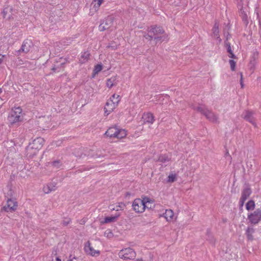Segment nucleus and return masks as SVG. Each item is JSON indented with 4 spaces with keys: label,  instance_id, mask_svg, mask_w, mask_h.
<instances>
[{
    "label": "nucleus",
    "instance_id": "obj_1",
    "mask_svg": "<svg viewBox=\"0 0 261 261\" xmlns=\"http://www.w3.org/2000/svg\"><path fill=\"white\" fill-rule=\"evenodd\" d=\"M154 200L149 197H142L141 198H136L133 201L132 207L134 211L137 213H142L145 211L146 208H152L154 206Z\"/></svg>",
    "mask_w": 261,
    "mask_h": 261
},
{
    "label": "nucleus",
    "instance_id": "obj_2",
    "mask_svg": "<svg viewBox=\"0 0 261 261\" xmlns=\"http://www.w3.org/2000/svg\"><path fill=\"white\" fill-rule=\"evenodd\" d=\"M9 126L18 124L23 121V113L20 106L14 107L10 110L7 117Z\"/></svg>",
    "mask_w": 261,
    "mask_h": 261
},
{
    "label": "nucleus",
    "instance_id": "obj_3",
    "mask_svg": "<svg viewBox=\"0 0 261 261\" xmlns=\"http://www.w3.org/2000/svg\"><path fill=\"white\" fill-rule=\"evenodd\" d=\"M128 134V130L126 129L120 128L117 126L110 127L104 134V136L109 138L123 139Z\"/></svg>",
    "mask_w": 261,
    "mask_h": 261
},
{
    "label": "nucleus",
    "instance_id": "obj_4",
    "mask_svg": "<svg viewBox=\"0 0 261 261\" xmlns=\"http://www.w3.org/2000/svg\"><path fill=\"white\" fill-rule=\"evenodd\" d=\"M121 99V96L118 94H113L106 103L104 107V115L108 116L112 113L118 107Z\"/></svg>",
    "mask_w": 261,
    "mask_h": 261
},
{
    "label": "nucleus",
    "instance_id": "obj_5",
    "mask_svg": "<svg viewBox=\"0 0 261 261\" xmlns=\"http://www.w3.org/2000/svg\"><path fill=\"white\" fill-rule=\"evenodd\" d=\"M44 143L45 140L44 139L41 137H38V138L34 139L32 143H30L27 150L31 155L36 154L43 147Z\"/></svg>",
    "mask_w": 261,
    "mask_h": 261
},
{
    "label": "nucleus",
    "instance_id": "obj_6",
    "mask_svg": "<svg viewBox=\"0 0 261 261\" xmlns=\"http://www.w3.org/2000/svg\"><path fill=\"white\" fill-rule=\"evenodd\" d=\"M147 33L145 34L144 36L146 39H148V40H151L153 37H154V39L158 41L160 38L156 37V36L159 35V34L165 33V30L162 27L156 25L149 27V28L147 29Z\"/></svg>",
    "mask_w": 261,
    "mask_h": 261
},
{
    "label": "nucleus",
    "instance_id": "obj_7",
    "mask_svg": "<svg viewBox=\"0 0 261 261\" xmlns=\"http://www.w3.org/2000/svg\"><path fill=\"white\" fill-rule=\"evenodd\" d=\"M118 255L120 259H132L136 257V252L133 248H124L119 251Z\"/></svg>",
    "mask_w": 261,
    "mask_h": 261
},
{
    "label": "nucleus",
    "instance_id": "obj_8",
    "mask_svg": "<svg viewBox=\"0 0 261 261\" xmlns=\"http://www.w3.org/2000/svg\"><path fill=\"white\" fill-rule=\"evenodd\" d=\"M195 110L200 113L204 114L210 121L213 122H217L218 117L215 113L208 110L204 106H199L195 108Z\"/></svg>",
    "mask_w": 261,
    "mask_h": 261
},
{
    "label": "nucleus",
    "instance_id": "obj_9",
    "mask_svg": "<svg viewBox=\"0 0 261 261\" xmlns=\"http://www.w3.org/2000/svg\"><path fill=\"white\" fill-rule=\"evenodd\" d=\"M18 207V203L15 199H8L5 205L3 207V210L7 213H13Z\"/></svg>",
    "mask_w": 261,
    "mask_h": 261
},
{
    "label": "nucleus",
    "instance_id": "obj_10",
    "mask_svg": "<svg viewBox=\"0 0 261 261\" xmlns=\"http://www.w3.org/2000/svg\"><path fill=\"white\" fill-rule=\"evenodd\" d=\"M84 250L86 254L93 256H99L100 253V250H97V249H94L92 243H90V241H87L85 243Z\"/></svg>",
    "mask_w": 261,
    "mask_h": 261
},
{
    "label": "nucleus",
    "instance_id": "obj_11",
    "mask_svg": "<svg viewBox=\"0 0 261 261\" xmlns=\"http://www.w3.org/2000/svg\"><path fill=\"white\" fill-rule=\"evenodd\" d=\"M248 219L252 224H257L261 220V210L256 209L253 213H249Z\"/></svg>",
    "mask_w": 261,
    "mask_h": 261
},
{
    "label": "nucleus",
    "instance_id": "obj_12",
    "mask_svg": "<svg viewBox=\"0 0 261 261\" xmlns=\"http://www.w3.org/2000/svg\"><path fill=\"white\" fill-rule=\"evenodd\" d=\"M142 121L143 124L151 125L155 121V117L151 112H145L142 115Z\"/></svg>",
    "mask_w": 261,
    "mask_h": 261
},
{
    "label": "nucleus",
    "instance_id": "obj_13",
    "mask_svg": "<svg viewBox=\"0 0 261 261\" xmlns=\"http://www.w3.org/2000/svg\"><path fill=\"white\" fill-rule=\"evenodd\" d=\"M113 20L112 17H107L103 21H101L98 27V30L100 32H103V31L107 30L112 27Z\"/></svg>",
    "mask_w": 261,
    "mask_h": 261
},
{
    "label": "nucleus",
    "instance_id": "obj_14",
    "mask_svg": "<svg viewBox=\"0 0 261 261\" xmlns=\"http://www.w3.org/2000/svg\"><path fill=\"white\" fill-rule=\"evenodd\" d=\"M104 0H93L91 3L92 8L90 10V14L92 16L98 12Z\"/></svg>",
    "mask_w": 261,
    "mask_h": 261
},
{
    "label": "nucleus",
    "instance_id": "obj_15",
    "mask_svg": "<svg viewBox=\"0 0 261 261\" xmlns=\"http://www.w3.org/2000/svg\"><path fill=\"white\" fill-rule=\"evenodd\" d=\"M118 82V76L117 74L111 76L110 78H108L106 81V85L108 88H112L114 86L117 85Z\"/></svg>",
    "mask_w": 261,
    "mask_h": 261
},
{
    "label": "nucleus",
    "instance_id": "obj_16",
    "mask_svg": "<svg viewBox=\"0 0 261 261\" xmlns=\"http://www.w3.org/2000/svg\"><path fill=\"white\" fill-rule=\"evenodd\" d=\"M253 114L254 113H252V112L247 110L243 114V118L246 119V120L248 121V122L253 124L255 126H256V123L253 117Z\"/></svg>",
    "mask_w": 261,
    "mask_h": 261
},
{
    "label": "nucleus",
    "instance_id": "obj_17",
    "mask_svg": "<svg viewBox=\"0 0 261 261\" xmlns=\"http://www.w3.org/2000/svg\"><path fill=\"white\" fill-rule=\"evenodd\" d=\"M56 189L57 186L55 184H53V182H49L43 186L42 191L45 194H48L53 191H55Z\"/></svg>",
    "mask_w": 261,
    "mask_h": 261
},
{
    "label": "nucleus",
    "instance_id": "obj_18",
    "mask_svg": "<svg viewBox=\"0 0 261 261\" xmlns=\"http://www.w3.org/2000/svg\"><path fill=\"white\" fill-rule=\"evenodd\" d=\"M259 55V53L258 51H254L252 55L251 56L250 58V62L249 63V66L250 68L252 70H254L255 68V65L257 62V59L258 58Z\"/></svg>",
    "mask_w": 261,
    "mask_h": 261
},
{
    "label": "nucleus",
    "instance_id": "obj_19",
    "mask_svg": "<svg viewBox=\"0 0 261 261\" xmlns=\"http://www.w3.org/2000/svg\"><path fill=\"white\" fill-rule=\"evenodd\" d=\"M33 43L31 40L27 39L24 40L23 44L21 45V49L24 52H29L31 49L32 46H33Z\"/></svg>",
    "mask_w": 261,
    "mask_h": 261
},
{
    "label": "nucleus",
    "instance_id": "obj_20",
    "mask_svg": "<svg viewBox=\"0 0 261 261\" xmlns=\"http://www.w3.org/2000/svg\"><path fill=\"white\" fill-rule=\"evenodd\" d=\"M164 217L167 222H172L174 218V215L172 210H166L165 213H164Z\"/></svg>",
    "mask_w": 261,
    "mask_h": 261
},
{
    "label": "nucleus",
    "instance_id": "obj_21",
    "mask_svg": "<svg viewBox=\"0 0 261 261\" xmlns=\"http://www.w3.org/2000/svg\"><path fill=\"white\" fill-rule=\"evenodd\" d=\"M119 217H120V214H117L115 216L105 217L103 220L101 221V223H111V222H116V221L118 220Z\"/></svg>",
    "mask_w": 261,
    "mask_h": 261
},
{
    "label": "nucleus",
    "instance_id": "obj_22",
    "mask_svg": "<svg viewBox=\"0 0 261 261\" xmlns=\"http://www.w3.org/2000/svg\"><path fill=\"white\" fill-rule=\"evenodd\" d=\"M90 53L88 51H84L79 59V62L81 64H84L88 62L90 58Z\"/></svg>",
    "mask_w": 261,
    "mask_h": 261
},
{
    "label": "nucleus",
    "instance_id": "obj_23",
    "mask_svg": "<svg viewBox=\"0 0 261 261\" xmlns=\"http://www.w3.org/2000/svg\"><path fill=\"white\" fill-rule=\"evenodd\" d=\"M178 175L175 172H170L167 177V182L172 183L176 181Z\"/></svg>",
    "mask_w": 261,
    "mask_h": 261
},
{
    "label": "nucleus",
    "instance_id": "obj_24",
    "mask_svg": "<svg viewBox=\"0 0 261 261\" xmlns=\"http://www.w3.org/2000/svg\"><path fill=\"white\" fill-rule=\"evenodd\" d=\"M126 205L124 202H118L116 205L111 208L112 210H115L116 211H120V210H123L125 208Z\"/></svg>",
    "mask_w": 261,
    "mask_h": 261
},
{
    "label": "nucleus",
    "instance_id": "obj_25",
    "mask_svg": "<svg viewBox=\"0 0 261 261\" xmlns=\"http://www.w3.org/2000/svg\"><path fill=\"white\" fill-rule=\"evenodd\" d=\"M255 208V202L254 200H249L246 204V209L248 211L253 210Z\"/></svg>",
    "mask_w": 261,
    "mask_h": 261
},
{
    "label": "nucleus",
    "instance_id": "obj_26",
    "mask_svg": "<svg viewBox=\"0 0 261 261\" xmlns=\"http://www.w3.org/2000/svg\"><path fill=\"white\" fill-rule=\"evenodd\" d=\"M251 194V191L250 188H246V189L244 190L242 193L243 201L246 200L247 198L249 197Z\"/></svg>",
    "mask_w": 261,
    "mask_h": 261
},
{
    "label": "nucleus",
    "instance_id": "obj_27",
    "mask_svg": "<svg viewBox=\"0 0 261 261\" xmlns=\"http://www.w3.org/2000/svg\"><path fill=\"white\" fill-rule=\"evenodd\" d=\"M254 232V228H252V227H248L246 231V234L249 240H252L253 239V236L252 234Z\"/></svg>",
    "mask_w": 261,
    "mask_h": 261
},
{
    "label": "nucleus",
    "instance_id": "obj_28",
    "mask_svg": "<svg viewBox=\"0 0 261 261\" xmlns=\"http://www.w3.org/2000/svg\"><path fill=\"white\" fill-rule=\"evenodd\" d=\"M102 69V65L101 64H98L97 65H95L93 71L94 74H98L99 71H101Z\"/></svg>",
    "mask_w": 261,
    "mask_h": 261
},
{
    "label": "nucleus",
    "instance_id": "obj_29",
    "mask_svg": "<svg viewBox=\"0 0 261 261\" xmlns=\"http://www.w3.org/2000/svg\"><path fill=\"white\" fill-rule=\"evenodd\" d=\"M104 236L108 238H112L114 237V234L111 229H107L104 232Z\"/></svg>",
    "mask_w": 261,
    "mask_h": 261
},
{
    "label": "nucleus",
    "instance_id": "obj_30",
    "mask_svg": "<svg viewBox=\"0 0 261 261\" xmlns=\"http://www.w3.org/2000/svg\"><path fill=\"white\" fill-rule=\"evenodd\" d=\"M227 51L228 53H229V55H228L229 57L230 58L236 59V55H234V54H233V53L231 50V48L230 44H227Z\"/></svg>",
    "mask_w": 261,
    "mask_h": 261
},
{
    "label": "nucleus",
    "instance_id": "obj_31",
    "mask_svg": "<svg viewBox=\"0 0 261 261\" xmlns=\"http://www.w3.org/2000/svg\"><path fill=\"white\" fill-rule=\"evenodd\" d=\"M229 62L231 70L232 71H235L236 69V62L233 60H229Z\"/></svg>",
    "mask_w": 261,
    "mask_h": 261
},
{
    "label": "nucleus",
    "instance_id": "obj_32",
    "mask_svg": "<svg viewBox=\"0 0 261 261\" xmlns=\"http://www.w3.org/2000/svg\"><path fill=\"white\" fill-rule=\"evenodd\" d=\"M159 160L162 162H166L168 161L169 159L167 157H166V156L161 155L159 158Z\"/></svg>",
    "mask_w": 261,
    "mask_h": 261
},
{
    "label": "nucleus",
    "instance_id": "obj_33",
    "mask_svg": "<svg viewBox=\"0 0 261 261\" xmlns=\"http://www.w3.org/2000/svg\"><path fill=\"white\" fill-rule=\"evenodd\" d=\"M240 75H241V79H240L241 88H244V82H243V74L242 73V72H241Z\"/></svg>",
    "mask_w": 261,
    "mask_h": 261
},
{
    "label": "nucleus",
    "instance_id": "obj_34",
    "mask_svg": "<svg viewBox=\"0 0 261 261\" xmlns=\"http://www.w3.org/2000/svg\"><path fill=\"white\" fill-rule=\"evenodd\" d=\"M218 29H219V27L217 25V24H215L214 28H213V30H214V33H218Z\"/></svg>",
    "mask_w": 261,
    "mask_h": 261
},
{
    "label": "nucleus",
    "instance_id": "obj_35",
    "mask_svg": "<svg viewBox=\"0 0 261 261\" xmlns=\"http://www.w3.org/2000/svg\"><path fill=\"white\" fill-rule=\"evenodd\" d=\"M6 57V55H2L0 53V64H2L3 63L4 58Z\"/></svg>",
    "mask_w": 261,
    "mask_h": 261
},
{
    "label": "nucleus",
    "instance_id": "obj_36",
    "mask_svg": "<svg viewBox=\"0 0 261 261\" xmlns=\"http://www.w3.org/2000/svg\"><path fill=\"white\" fill-rule=\"evenodd\" d=\"M7 9H4L3 11V16L5 18L7 16Z\"/></svg>",
    "mask_w": 261,
    "mask_h": 261
},
{
    "label": "nucleus",
    "instance_id": "obj_37",
    "mask_svg": "<svg viewBox=\"0 0 261 261\" xmlns=\"http://www.w3.org/2000/svg\"><path fill=\"white\" fill-rule=\"evenodd\" d=\"M60 163L59 161H54L53 162L52 164L53 166L57 167V166H58V165H59V164H60Z\"/></svg>",
    "mask_w": 261,
    "mask_h": 261
},
{
    "label": "nucleus",
    "instance_id": "obj_38",
    "mask_svg": "<svg viewBox=\"0 0 261 261\" xmlns=\"http://www.w3.org/2000/svg\"><path fill=\"white\" fill-rule=\"evenodd\" d=\"M52 261H62L60 257L59 256H57L55 260H53Z\"/></svg>",
    "mask_w": 261,
    "mask_h": 261
},
{
    "label": "nucleus",
    "instance_id": "obj_39",
    "mask_svg": "<svg viewBox=\"0 0 261 261\" xmlns=\"http://www.w3.org/2000/svg\"><path fill=\"white\" fill-rule=\"evenodd\" d=\"M245 200H242V195H241V197L240 198V202L241 203V205H243L244 202H245Z\"/></svg>",
    "mask_w": 261,
    "mask_h": 261
},
{
    "label": "nucleus",
    "instance_id": "obj_40",
    "mask_svg": "<svg viewBox=\"0 0 261 261\" xmlns=\"http://www.w3.org/2000/svg\"><path fill=\"white\" fill-rule=\"evenodd\" d=\"M70 220H68L67 221H64L63 222V224L64 225H67V224L70 223Z\"/></svg>",
    "mask_w": 261,
    "mask_h": 261
},
{
    "label": "nucleus",
    "instance_id": "obj_41",
    "mask_svg": "<svg viewBox=\"0 0 261 261\" xmlns=\"http://www.w3.org/2000/svg\"><path fill=\"white\" fill-rule=\"evenodd\" d=\"M136 261H144V260H143V259H142V258H138V259H137Z\"/></svg>",
    "mask_w": 261,
    "mask_h": 261
},
{
    "label": "nucleus",
    "instance_id": "obj_42",
    "mask_svg": "<svg viewBox=\"0 0 261 261\" xmlns=\"http://www.w3.org/2000/svg\"><path fill=\"white\" fill-rule=\"evenodd\" d=\"M2 92H3V90L2 88H0V94H2Z\"/></svg>",
    "mask_w": 261,
    "mask_h": 261
},
{
    "label": "nucleus",
    "instance_id": "obj_43",
    "mask_svg": "<svg viewBox=\"0 0 261 261\" xmlns=\"http://www.w3.org/2000/svg\"><path fill=\"white\" fill-rule=\"evenodd\" d=\"M37 57H35L34 58H33V57H31V59H36L37 58Z\"/></svg>",
    "mask_w": 261,
    "mask_h": 261
},
{
    "label": "nucleus",
    "instance_id": "obj_44",
    "mask_svg": "<svg viewBox=\"0 0 261 261\" xmlns=\"http://www.w3.org/2000/svg\"><path fill=\"white\" fill-rule=\"evenodd\" d=\"M68 261H71V259H69Z\"/></svg>",
    "mask_w": 261,
    "mask_h": 261
}]
</instances>
